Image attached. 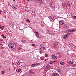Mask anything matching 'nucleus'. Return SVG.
Instances as JSON below:
<instances>
[{"instance_id":"nucleus-10","label":"nucleus","mask_w":76,"mask_h":76,"mask_svg":"<svg viewBox=\"0 0 76 76\" xmlns=\"http://www.w3.org/2000/svg\"><path fill=\"white\" fill-rule=\"evenodd\" d=\"M59 22L60 25H63V22L62 20H60V21H59Z\"/></svg>"},{"instance_id":"nucleus-41","label":"nucleus","mask_w":76,"mask_h":76,"mask_svg":"<svg viewBox=\"0 0 76 76\" xmlns=\"http://www.w3.org/2000/svg\"><path fill=\"white\" fill-rule=\"evenodd\" d=\"M15 46H16V45H18V43H15Z\"/></svg>"},{"instance_id":"nucleus-27","label":"nucleus","mask_w":76,"mask_h":76,"mask_svg":"<svg viewBox=\"0 0 76 76\" xmlns=\"http://www.w3.org/2000/svg\"><path fill=\"white\" fill-rule=\"evenodd\" d=\"M39 52L40 53V54H42V53H43V51H42V50H40L39 51Z\"/></svg>"},{"instance_id":"nucleus-53","label":"nucleus","mask_w":76,"mask_h":76,"mask_svg":"<svg viewBox=\"0 0 76 76\" xmlns=\"http://www.w3.org/2000/svg\"><path fill=\"white\" fill-rule=\"evenodd\" d=\"M13 1H15V0H13Z\"/></svg>"},{"instance_id":"nucleus-52","label":"nucleus","mask_w":76,"mask_h":76,"mask_svg":"<svg viewBox=\"0 0 76 76\" xmlns=\"http://www.w3.org/2000/svg\"><path fill=\"white\" fill-rule=\"evenodd\" d=\"M1 14V11H0V14Z\"/></svg>"},{"instance_id":"nucleus-20","label":"nucleus","mask_w":76,"mask_h":76,"mask_svg":"<svg viewBox=\"0 0 76 76\" xmlns=\"http://www.w3.org/2000/svg\"><path fill=\"white\" fill-rule=\"evenodd\" d=\"M60 64L62 65H64V63L63 62H60Z\"/></svg>"},{"instance_id":"nucleus-43","label":"nucleus","mask_w":76,"mask_h":76,"mask_svg":"<svg viewBox=\"0 0 76 76\" xmlns=\"http://www.w3.org/2000/svg\"><path fill=\"white\" fill-rule=\"evenodd\" d=\"M15 7L13 6L12 7V9H15Z\"/></svg>"},{"instance_id":"nucleus-5","label":"nucleus","mask_w":76,"mask_h":76,"mask_svg":"<svg viewBox=\"0 0 76 76\" xmlns=\"http://www.w3.org/2000/svg\"><path fill=\"white\" fill-rule=\"evenodd\" d=\"M29 73L30 75H34L35 74V72L32 71V69H30L29 71Z\"/></svg>"},{"instance_id":"nucleus-11","label":"nucleus","mask_w":76,"mask_h":76,"mask_svg":"<svg viewBox=\"0 0 76 76\" xmlns=\"http://www.w3.org/2000/svg\"><path fill=\"white\" fill-rule=\"evenodd\" d=\"M1 36L4 38H6V35H4L3 34H2L1 35Z\"/></svg>"},{"instance_id":"nucleus-21","label":"nucleus","mask_w":76,"mask_h":76,"mask_svg":"<svg viewBox=\"0 0 76 76\" xmlns=\"http://www.w3.org/2000/svg\"><path fill=\"white\" fill-rule=\"evenodd\" d=\"M31 66L32 67H34L35 66H36V65H35V64H32L31 65Z\"/></svg>"},{"instance_id":"nucleus-22","label":"nucleus","mask_w":76,"mask_h":76,"mask_svg":"<svg viewBox=\"0 0 76 76\" xmlns=\"http://www.w3.org/2000/svg\"><path fill=\"white\" fill-rule=\"evenodd\" d=\"M72 18L73 19H76V16H75V15L73 16Z\"/></svg>"},{"instance_id":"nucleus-12","label":"nucleus","mask_w":76,"mask_h":76,"mask_svg":"<svg viewBox=\"0 0 76 76\" xmlns=\"http://www.w3.org/2000/svg\"><path fill=\"white\" fill-rule=\"evenodd\" d=\"M21 47H22V45H20V47H18V49L19 50H22V48Z\"/></svg>"},{"instance_id":"nucleus-26","label":"nucleus","mask_w":76,"mask_h":76,"mask_svg":"<svg viewBox=\"0 0 76 76\" xmlns=\"http://www.w3.org/2000/svg\"><path fill=\"white\" fill-rule=\"evenodd\" d=\"M76 31V29H74L73 30H72V32H75Z\"/></svg>"},{"instance_id":"nucleus-38","label":"nucleus","mask_w":76,"mask_h":76,"mask_svg":"<svg viewBox=\"0 0 76 76\" xmlns=\"http://www.w3.org/2000/svg\"><path fill=\"white\" fill-rule=\"evenodd\" d=\"M53 7V9H54L55 8V6H54L53 7Z\"/></svg>"},{"instance_id":"nucleus-25","label":"nucleus","mask_w":76,"mask_h":76,"mask_svg":"<svg viewBox=\"0 0 76 76\" xmlns=\"http://www.w3.org/2000/svg\"><path fill=\"white\" fill-rule=\"evenodd\" d=\"M63 26H66V23H64V22H63V23H62V24Z\"/></svg>"},{"instance_id":"nucleus-45","label":"nucleus","mask_w":76,"mask_h":76,"mask_svg":"<svg viewBox=\"0 0 76 76\" xmlns=\"http://www.w3.org/2000/svg\"><path fill=\"white\" fill-rule=\"evenodd\" d=\"M30 1V0H27V1L29 2Z\"/></svg>"},{"instance_id":"nucleus-17","label":"nucleus","mask_w":76,"mask_h":76,"mask_svg":"<svg viewBox=\"0 0 76 76\" xmlns=\"http://www.w3.org/2000/svg\"><path fill=\"white\" fill-rule=\"evenodd\" d=\"M69 64H73L74 63V62H73V61H69Z\"/></svg>"},{"instance_id":"nucleus-33","label":"nucleus","mask_w":76,"mask_h":76,"mask_svg":"<svg viewBox=\"0 0 76 76\" xmlns=\"http://www.w3.org/2000/svg\"><path fill=\"white\" fill-rule=\"evenodd\" d=\"M65 36L67 38V36L68 35V33H67L66 34H65Z\"/></svg>"},{"instance_id":"nucleus-30","label":"nucleus","mask_w":76,"mask_h":76,"mask_svg":"<svg viewBox=\"0 0 76 76\" xmlns=\"http://www.w3.org/2000/svg\"><path fill=\"white\" fill-rule=\"evenodd\" d=\"M56 54L57 56H58V55H60V52H57L56 53Z\"/></svg>"},{"instance_id":"nucleus-35","label":"nucleus","mask_w":76,"mask_h":76,"mask_svg":"<svg viewBox=\"0 0 76 76\" xmlns=\"http://www.w3.org/2000/svg\"><path fill=\"white\" fill-rule=\"evenodd\" d=\"M68 32H72V30H70V29L68 30Z\"/></svg>"},{"instance_id":"nucleus-13","label":"nucleus","mask_w":76,"mask_h":76,"mask_svg":"<svg viewBox=\"0 0 76 76\" xmlns=\"http://www.w3.org/2000/svg\"><path fill=\"white\" fill-rule=\"evenodd\" d=\"M21 70H22V69H21L19 68L18 70L17 69L16 71L17 72H20L21 71Z\"/></svg>"},{"instance_id":"nucleus-4","label":"nucleus","mask_w":76,"mask_h":76,"mask_svg":"<svg viewBox=\"0 0 76 76\" xmlns=\"http://www.w3.org/2000/svg\"><path fill=\"white\" fill-rule=\"evenodd\" d=\"M34 33H35V34L36 36V37H37L38 38H39L40 37H39V34H38V32L37 31H35Z\"/></svg>"},{"instance_id":"nucleus-54","label":"nucleus","mask_w":76,"mask_h":76,"mask_svg":"<svg viewBox=\"0 0 76 76\" xmlns=\"http://www.w3.org/2000/svg\"><path fill=\"white\" fill-rule=\"evenodd\" d=\"M12 64H13V62H12Z\"/></svg>"},{"instance_id":"nucleus-57","label":"nucleus","mask_w":76,"mask_h":76,"mask_svg":"<svg viewBox=\"0 0 76 76\" xmlns=\"http://www.w3.org/2000/svg\"><path fill=\"white\" fill-rule=\"evenodd\" d=\"M41 48H40V49H41Z\"/></svg>"},{"instance_id":"nucleus-47","label":"nucleus","mask_w":76,"mask_h":76,"mask_svg":"<svg viewBox=\"0 0 76 76\" xmlns=\"http://www.w3.org/2000/svg\"><path fill=\"white\" fill-rule=\"evenodd\" d=\"M61 57V56H59V58Z\"/></svg>"},{"instance_id":"nucleus-40","label":"nucleus","mask_w":76,"mask_h":76,"mask_svg":"<svg viewBox=\"0 0 76 76\" xmlns=\"http://www.w3.org/2000/svg\"><path fill=\"white\" fill-rule=\"evenodd\" d=\"M49 35H52V33H49Z\"/></svg>"},{"instance_id":"nucleus-34","label":"nucleus","mask_w":76,"mask_h":76,"mask_svg":"<svg viewBox=\"0 0 76 76\" xmlns=\"http://www.w3.org/2000/svg\"><path fill=\"white\" fill-rule=\"evenodd\" d=\"M4 48V47H3V45H2V46L1 47V50H3Z\"/></svg>"},{"instance_id":"nucleus-49","label":"nucleus","mask_w":76,"mask_h":76,"mask_svg":"<svg viewBox=\"0 0 76 76\" xmlns=\"http://www.w3.org/2000/svg\"><path fill=\"white\" fill-rule=\"evenodd\" d=\"M3 45V43H1L0 44L1 45Z\"/></svg>"},{"instance_id":"nucleus-2","label":"nucleus","mask_w":76,"mask_h":76,"mask_svg":"<svg viewBox=\"0 0 76 76\" xmlns=\"http://www.w3.org/2000/svg\"><path fill=\"white\" fill-rule=\"evenodd\" d=\"M51 69V66L49 65H47L46 66V67L45 68V69L46 70H49Z\"/></svg>"},{"instance_id":"nucleus-1","label":"nucleus","mask_w":76,"mask_h":76,"mask_svg":"<svg viewBox=\"0 0 76 76\" xmlns=\"http://www.w3.org/2000/svg\"><path fill=\"white\" fill-rule=\"evenodd\" d=\"M14 46H15V43L13 42L12 43H11L8 45V46L11 48H13V47H14Z\"/></svg>"},{"instance_id":"nucleus-56","label":"nucleus","mask_w":76,"mask_h":76,"mask_svg":"<svg viewBox=\"0 0 76 76\" xmlns=\"http://www.w3.org/2000/svg\"><path fill=\"white\" fill-rule=\"evenodd\" d=\"M41 48H40V49H41Z\"/></svg>"},{"instance_id":"nucleus-32","label":"nucleus","mask_w":76,"mask_h":76,"mask_svg":"<svg viewBox=\"0 0 76 76\" xmlns=\"http://www.w3.org/2000/svg\"><path fill=\"white\" fill-rule=\"evenodd\" d=\"M26 22H28V23H29L30 22V21H29V19H28L26 20Z\"/></svg>"},{"instance_id":"nucleus-39","label":"nucleus","mask_w":76,"mask_h":76,"mask_svg":"<svg viewBox=\"0 0 76 76\" xmlns=\"http://www.w3.org/2000/svg\"><path fill=\"white\" fill-rule=\"evenodd\" d=\"M3 39H0V41H3Z\"/></svg>"},{"instance_id":"nucleus-37","label":"nucleus","mask_w":76,"mask_h":76,"mask_svg":"<svg viewBox=\"0 0 76 76\" xmlns=\"http://www.w3.org/2000/svg\"><path fill=\"white\" fill-rule=\"evenodd\" d=\"M10 25H11V26H13L14 25V24H13L12 23H11L10 24Z\"/></svg>"},{"instance_id":"nucleus-51","label":"nucleus","mask_w":76,"mask_h":76,"mask_svg":"<svg viewBox=\"0 0 76 76\" xmlns=\"http://www.w3.org/2000/svg\"><path fill=\"white\" fill-rule=\"evenodd\" d=\"M15 9V10H16L17 8L15 7V9Z\"/></svg>"},{"instance_id":"nucleus-36","label":"nucleus","mask_w":76,"mask_h":76,"mask_svg":"<svg viewBox=\"0 0 76 76\" xmlns=\"http://www.w3.org/2000/svg\"><path fill=\"white\" fill-rule=\"evenodd\" d=\"M66 38H67V37H66V36H65V35H64V39H66Z\"/></svg>"},{"instance_id":"nucleus-8","label":"nucleus","mask_w":76,"mask_h":76,"mask_svg":"<svg viewBox=\"0 0 76 76\" xmlns=\"http://www.w3.org/2000/svg\"><path fill=\"white\" fill-rule=\"evenodd\" d=\"M49 19L50 21H52L53 19H54V17L53 16H51L50 17Z\"/></svg>"},{"instance_id":"nucleus-14","label":"nucleus","mask_w":76,"mask_h":76,"mask_svg":"<svg viewBox=\"0 0 76 76\" xmlns=\"http://www.w3.org/2000/svg\"><path fill=\"white\" fill-rule=\"evenodd\" d=\"M38 1H39V3L40 4H42L43 2V1H42V0H38Z\"/></svg>"},{"instance_id":"nucleus-42","label":"nucleus","mask_w":76,"mask_h":76,"mask_svg":"<svg viewBox=\"0 0 76 76\" xmlns=\"http://www.w3.org/2000/svg\"><path fill=\"white\" fill-rule=\"evenodd\" d=\"M31 45L32 46H34L35 47V45H34V44H32V45Z\"/></svg>"},{"instance_id":"nucleus-18","label":"nucleus","mask_w":76,"mask_h":76,"mask_svg":"<svg viewBox=\"0 0 76 76\" xmlns=\"http://www.w3.org/2000/svg\"><path fill=\"white\" fill-rule=\"evenodd\" d=\"M62 6H63L64 7H65V6H66V4H65V3H63L62 4Z\"/></svg>"},{"instance_id":"nucleus-55","label":"nucleus","mask_w":76,"mask_h":76,"mask_svg":"<svg viewBox=\"0 0 76 76\" xmlns=\"http://www.w3.org/2000/svg\"><path fill=\"white\" fill-rule=\"evenodd\" d=\"M13 64H12V66H13Z\"/></svg>"},{"instance_id":"nucleus-31","label":"nucleus","mask_w":76,"mask_h":76,"mask_svg":"<svg viewBox=\"0 0 76 76\" xmlns=\"http://www.w3.org/2000/svg\"><path fill=\"white\" fill-rule=\"evenodd\" d=\"M64 26V29H67V26Z\"/></svg>"},{"instance_id":"nucleus-6","label":"nucleus","mask_w":76,"mask_h":76,"mask_svg":"<svg viewBox=\"0 0 76 76\" xmlns=\"http://www.w3.org/2000/svg\"><path fill=\"white\" fill-rule=\"evenodd\" d=\"M72 4L70 1H68L67 2L66 5L67 6H72Z\"/></svg>"},{"instance_id":"nucleus-29","label":"nucleus","mask_w":76,"mask_h":76,"mask_svg":"<svg viewBox=\"0 0 76 76\" xmlns=\"http://www.w3.org/2000/svg\"><path fill=\"white\" fill-rule=\"evenodd\" d=\"M53 63H54L53 61H50V64H53Z\"/></svg>"},{"instance_id":"nucleus-24","label":"nucleus","mask_w":76,"mask_h":76,"mask_svg":"<svg viewBox=\"0 0 76 76\" xmlns=\"http://www.w3.org/2000/svg\"><path fill=\"white\" fill-rule=\"evenodd\" d=\"M17 65H19V64H20V62H19V61H17Z\"/></svg>"},{"instance_id":"nucleus-15","label":"nucleus","mask_w":76,"mask_h":76,"mask_svg":"<svg viewBox=\"0 0 76 76\" xmlns=\"http://www.w3.org/2000/svg\"><path fill=\"white\" fill-rule=\"evenodd\" d=\"M26 41L25 40H21V42L22 43H25Z\"/></svg>"},{"instance_id":"nucleus-16","label":"nucleus","mask_w":76,"mask_h":76,"mask_svg":"<svg viewBox=\"0 0 76 76\" xmlns=\"http://www.w3.org/2000/svg\"><path fill=\"white\" fill-rule=\"evenodd\" d=\"M35 64L36 66H39L41 64L39 63H37Z\"/></svg>"},{"instance_id":"nucleus-9","label":"nucleus","mask_w":76,"mask_h":76,"mask_svg":"<svg viewBox=\"0 0 76 76\" xmlns=\"http://www.w3.org/2000/svg\"><path fill=\"white\" fill-rule=\"evenodd\" d=\"M53 1H51V2H50L49 6L50 7H53Z\"/></svg>"},{"instance_id":"nucleus-44","label":"nucleus","mask_w":76,"mask_h":76,"mask_svg":"<svg viewBox=\"0 0 76 76\" xmlns=\"http://www.w3.org/2000/svg\"><path fill=\"white\" fill-rule=\"evenodd\" d=\"M75 5H76V1L75 2Z\"/></svg>"},{"instance_id":"nucleus-23","label":"nucleus","mask_w":76,"mask_h":76,"mask_svg":"<svg viewBox=\"0 0 76 76\" xmlns=\"http://www.w3.org/2000/svg\"><path fill=\"white\" fill-rule=\"evenodd\" d=\"M45 57H48V55L47 53H45Z\"/></svg>"},{"instance_id":"nucleus-46","label":"nucleus","mask_w":76,"mask_h":76,"mask_svg":"<svg viewBox=\"0 0 76 76\" xmlns=\"http://www.w3.org/2000/svg\"><path fill=\"white\" fill-rule=\"evenodd\" d=\"M70 34H71L70 33H68V35H70Z\"/></svg>"},{"instance_id":"nucleus-3","label":"nucleus","mask_w":76,"mask_h":76,"mask_svg":"<svg viewBox=\"0 0 76 76\" xmlns=\"http://www.w3.org/2000/svg\"><path fill=\"white\" fill-rule=\"evenodd\" d=\"M58 45V42H56L53 44V47L54 48H56V47H57V46Z\"/></svg>"},{"instance_id":"nucleus-28","label":"nucleus","mask_w":76,"mask_h":76,"mask_svg":"<svg viewBox=\"0 0 76 76\" xmlns=\"http://www.w3.org/2000/svg\"><path fill=\"white\" fill-rule=\"evenodd\" d=\"M42 48L43 49V50H46V49L45 48V47L42 46Z\"/></svg>"},{"instance_id":"nucleus-7","label":"nucleus","mask_w":76,"mask_h":76,"mask_svg":"<svg viewBox=\"0 0 76 76\" xmlns=\"http://www.w3.org/2000/svg\"><path fill=\"white\" fill-rule=\"evenodd\" d=\"M52 57L53 60H56L57 58V57L56 56L53 55Z\"/></svg>"},{"instance_id":"nucleus-48","label":"nucleus","mask_w":76,"mask_h":76,"mask_svg":"<svg viewBox=\"0 0 76 76\" xmlns=\"http://www.w3.org/2000/svg\"><path fill=\"white\" fill-rule=\"evenodd\" d=\"M53 61V63L54 62H56V61Z\"/></svg>"},{"instance_id":"nucleus-19","label":"nucleus","mask_w":76,"mask_h":76,"mask_svg":"<svg viewBox=\"0 0 76 76\" xmlns=\"http://www.w3.org/2000/svg\"><path fill=\"white\" fill-rule=\"evenodd\" d=\"M1 73L2 74H4V73H5V71H1Z\"/></svg>"},{"instance_id":"nucleus-50","label":"nucleus","mask_w":76,"mask_h":76,"mask_svg":"<svg viewBox=\"0 0 76 76\" xmlns=\"http://www.w3.org/2000/svg\"><path fill=\"white\" fill-rule=\"evenodd\" d=\"M1 26L0 25V28H1Z\"/></svg>"}]
</instances>
